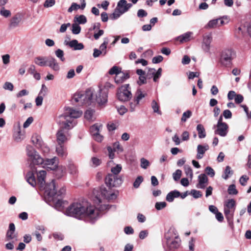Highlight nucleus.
<instances>
[{"mask_svg": "<svg viewBox=\"0 0 251 251\" xmlns=\"http://www.w3.org/2000/svg\"><path fill=\"white\" fill-rule=\"evenodd\" d=\"M65 214L93 223L99 216V210L87 201L82 200L72 203L66 209Z\"/></svg>", "mask_w": 251, "mask_h": 251, "instance_id": "f257e3e1", "label": "nucleus"}, {"mask_svg": "<svg viewBox=\"0 0 251 251\" xmlns=\"http://www.w3.org/2000/svg\"><path fill=\"white\" fill-rule=\"evenodd\" d=\"M82 114V111L66 107L64 113L57 118L56 122L57 123L63 124V127L72 128L76 125L74 119L80 117Z\"/></svg>", "mask_w": 251, "mask_h": 251, "instance_id": "f03ea898", "label": "nucleus"}, {"mask_svg": "<svg viewBox=\"0 0 251 251\" xmlns=\"http://www.w3.org/2000/svg\"><path fill=\"white\" fill-rule=\"evenodd\" d=\"M95 199L94 201L96 203H100L102 202V198L108 200L115 199L117 195L111 191L109 188L107 189L104 186L100 187L99 190L95 189L94 191Z\"/></svg>", "mask_w": 251, "mask_h": 251, "instance_id": "7ed1b4c3", "label": "nucleus"}, {"mask_svg": "<svg viewBox=\"0 0 251 251\" xmlns=\"http://www.w3.org/2000/svg\"><path fill=\"white\" fill-rule=\"evenodd\" d=\"M93 92L90 90H87L84 92H78L75 94L73 100L78 103V105L88 106L93 102Z\"/></svg>", "mask_w": 251, "mask_h": 251, "instance_id": "20e7f679", "label": "nucleus"}, {"mask_svg": "<svg viewBox=\"0 0 251 251\" xmlns=\"http://www.w3.org/2000/svg\"><path fill=\"white\" fill-rule=\"evenodd\" d=\"M132 6V4L127 3L126 0H119L114 12L110 16V18L112 20L119 18L122 14L128 11Z\"/></svg>", "mask_w": 251, "mask_h": 251, "instance_id": "39448f33", "label": "nucleus"}, {"mask_svg": "<svg viewBox=\"0 0 251 251\" xmlns=\"http://www.w3.org/2000/svg\"><path fill=\"white\" fill-rule=\"evenodd\" d=\"M235 56V52L231 49H225L221 53L220 62L226 67H228L232 64V61Z\"/></svg>", "mask_w": 251, "mask_h": 251, "instance_id": "423d86ee", "label": "nucleus"}, {"mask_svg": "<svg viewBox=\"0 0 251 251\" xmlns=\"http://www.w3.org/2000/svg\"><path fill=\"white\" fill-rule=\"evenodd\" d=\"M57 124L59 126V129L56 134L57 143L64 144L70 138L71 136L68 130L71 128L63 127V124Z\"/></svg>", "mask_w": 251, "mask_h": 251, "instance_id": "0eeeda50", "label": "nucleus"}, {"mask_svg": "<svg viewBox=\"0 0 251 251\" xmlns=\"http://www.w3.org/2000/svg\"><path fill=\"white\" fill-rule=\"evenodd\" d=\"M118 99L122 101H126L132 97V94L129 90V84L122 85L117 91Z\"/></svg>", "mask_w": 251, "mask_h": 251, "instance_id": "6e6552de", "label": "nucleus"}, {"mask_svg": "<svg viewBox=\"0 0 251 251\" xmlns=\"http://www.w3.org/2000/svg\"><path fill=\"white\" fill-rule=\"evenodd\" d=\"M27 154L31 159L33 164L39 165L42 164L43 159L37 154L36 151L31 147L27 146L26 147Z\"/></svg>", "mask_w": 251, "mask_h": 251, "instance_id": "1a4fd4ad", "label": "nucleus"}, {"mask_svg": "<svg viewBox=\"0 0 251 251\" xmlns=\"http://www.w3.org/2000/svg\"><path fill=\"white\" fill-rule=\"evenodd\" d=\"M105 183L109 187L119 186L122 183V178L118 176L108 174L105 178Z\"/></svg>", "mask_w": 251, "mask_h": 251, "instance_id": "9d476101", "label": "nucleus"}, {"mask_svg": "<svg viewBox=\"0 0 251 251\" xmlns=\"http://www.w3.org/2000/svg\"><path fill=\"white\" fill-rule=\"evenodd\" d=\"M102 126L100 124H96L90 127V132L94 139L97 142H100L102 141L103 137L99 132Z\"/></svg>", "mask_w": 251, "mask_h": 251, "instance_id": "9b49d317", "label": "nucleus"}, {"mask_svg": "<svg viewBox=\"0 0 251 251\" xmlns=\"http://www.w3.org/2000/svg\"><path fill=\"white\" fill-rule=\"evenodd\" d=\"M212 40V38L211 35H206L203 36L201 48L205 52L211 53L210 48Z\"/></svg>", "mask_w": 251, "mask_h": 251, "instance_id": "f8f14e48", "label": "nucleus"}, {"mask_svg": "<svg viewBox=\"0 0 251 251\" xmlns=\"http://www.w3.org/2000/svg\"><path fill=\"white\" fill-rule=\"evenodd\" d=\"M96 101L98 103L102 105L106 103L107 101V91L105 90H99L96 95Z\"/></svg>", "mask_w": 251, "mask_h": 251, "instance_id": "ddd939ff", "label": "nucleus"}, {"mask_svg": "<svg viewBox=\"0 0 251 251\" xmlns=\"http://www.w3.org/2000/svg\"><path fill=\"white\" fill-rule=\"evenodd\" d=\"M58 159L57 157H54L51 159H43L42 163L47 168L50 169L52 170H55L58 165Z\"/></svg>", "mask_w": 251, "mask_h": 251, "instance_id": "4468645a", "label": "nucleus"}, {"mask_svg": "<svg viewBox=\"0 0 251 251\" xmlns=\"http://www.w3.org/2000/svg\"><path fill=\"white\" fill-rule=\"evenodd\" d=\"M46 193L50 197H53L56 196L57 191L55 189V184L54 180H52L51 182L47 184L45 188Z\"/></svg>", "mask_w": 251, "mask_h": 251, "instance_id": "2eb2a0df", "label": "nucleus"}, {"mask_svg": "<svg viewBox=\"0 0 251 251\" xmlns=\"http://www.w3.org/2000/svg\"><path fill=\"white\" fill-rule=\"evenodd\" d=\"M165 238L167 244L170 248L176 249L179 246L180 240L178 237H175L174 239H171L168 234H166Z\"/></svg>", "mask_w": 251, "mask_h": 251, "instance_id": "dca6fc26", "label": "nucleus"}, {"mask_svg": "<svg viewBox=\"0 0 251 251\" xmlns=\"http://www.w3.org/2000/svg\"><path fill=\"white\" fill-rule=\"evenodd\" d=\"M228 125L226 123L217 124V129L215 131V133L221 136L225 137L228 132Z\"/></svg>", "mask_w": 251, "mask_h": 251, "instance_id": "f3484780", "label": "nucleus"}, {"mask_svg": "<svg viewBox=\"0 0 251 251\" xmlns=\"http://www.w3.org/2000/svg\"><path fill=\"white\" fill-rule=\"evenodd\" d=\"M209 148V146L207 144H205L204 145H198L197 148V159H201L202 158L206 151L208 150Z\"/></svg>", "mask_w": 251, "mask_h": 251, "instance_id": "a211bd4d", "label": "nucleus"}, {"mask_svg": "<svg viewBox=\"0 0 251 251\" xmlns=\"http://www.w3.org/2000/svg\"><path fill=\"white\" fill-rule=\"evenodd\" d=\"M56 152L59 157L64 159L66 158L68 154L67 148L64 144H57L56 146Z\"/></svg>", "mask_w": 251, "mask_h": 251, "instance_id": "6ab92c4d", "label": "nucleus"}, {"mask_svg": "<svg viewBox=\"0 0 251 251\" xmlns=\"http://www.w3.org/2000/svg\"><path fill=\"white\" fill-rule=\"evenodd\" d=\"M208 183V178L204 174H201L198 176V183L197 187L200 189H204Z\"/></svg>", "mask_w": 251, "mask_h": 251, "instance_id": "aec40b11", "label": "nucleus"}, {"mask_svg": "<svg viewBox=\"0 0 251 251\" xmlns=\"http://www.w3.org/2000/svg\"><path fill=\"white\" fill-rule=\"evenodd\" d=\"M65 45H68L74 50H81L84 49V45L82 43H78L77 40L74 39L70 42H65Z\"/></svg>", "mask_w": 251, "mask_h": 251, "instance_id": "412c9836", "label": "nucleus"}, {"mask_svg": "<svg viewBox=\"0 0 251 251\" xmlns=\"http://www.w3.org/2000/svg\"><path fill=\"white\" fill-rule=\"evenodd\" d=\"M129 77L128 73L120 72L118 74H117L115 77V82L117 84H120L123 82L126 79Z\"/></svg>", "mask_w": 251, "mask_h": 251, "instance_id": "4be33fe9", "label": "nucleus"}, {"mask_svg": "<svg viewBox=\"0 0 251 251\" xmlns=\"http://www.w3.org/2000/svg\"><path fill=\"white\" fill-rule=\"evenodd\" d=\"M47 66L54 71H58L60 68L56 59L52 57H48Z\"/></svg>", "mask_w": 251, "mask_h": 251, "instance_id": "5701e85b", "label": "nucleus"}, {"mask_svg": "<svg viewBox=\"0 0 251 251\" xmlns=\"http://www.w3.org/2000/svg\"><path fill=\"white\" fill-rule=\"evenodd\" d=\"M32 143L37 148H42L43 143L41 136L37 134H34L31 137Z\"/></svg>", "mask_w": 251, "mask_h": 251, "instance_id": "b1692460", "label": "nucleus"}, {"mask_svg": "<svg viewBox=\"0 0 251 251\" xmlns=\"http://www.w3.org/2000/svg\"><path fill=\"white\" fill-rule=\"evenodd\" d=\"M48 59V57L38 56L34 58V62L41 67L47 66Z\"/></svg>", "mask_w": 251, "mask_h": 251, "instance_id": "393cba45", "label": "nucleus"}, {"mask_svg": "<svg viewBox=\"0 0 251 251\" xmlns=\"http://www.w3.org/2000/svg\"><path fill=\"white\" fill-rule=\"evenodd\" d=\"M102 163L101 159L97 156H92L90 160L89 164L90 166L93 168L97 167Z\"/></svg>", "mask_w": 251, "mask_h": 251, "instance_id": "a878e982", "label": "nucleus"}, {"mask_svg": "<svg viewBox=\"0 0 251 251\" xmlns=\"http://www.w3.org/2000/svg\"><path fill=\"white\" fill-rule=\"evenodd\" d=\"M86 6V2L85 0H81V5L77 4L76 3H73L71 6L69 8L68 11L72 12L73 10H76L79 8L83 9Z\"/></svg>", "mask_w": 251, "mask_h": 251, "instance_id": "bb28decb", "label": "nucleus"}, {"mask_svg": "<svg viewBox=\"0 0 251 251\" xmlns=\"http://www.w3.org/2000/svg\"><path fill=\"white\" fill-rule=\"evenodd\" d=\"M180 193L177 190H174L169 192L166 196V200L169 202H172L175 198H178L180 196Z\"/></svg>", "mask_w": 251, "mask_h": 251, "instance_id": "cd10ccee", "label": "nucleus"}, {"mask_svg": "<svg viewBox=\"0 0 251 251\" xmlns=\"http://www.w3.org/2000/svg\"><path fill=\"white\" fill-rule=\"evenodd\" d=\"M26 179L27 182L32 186L34 187L36 185V181L32 172H29L26 174Z\"/></svg>", "mask_w": 251, "mask_h": 251, "instance_id": "c85d7f7f", "label": "nucleus"}, {"mask_svg": "<svg viewBox=\"0 0 251 251\" xmlns=\"http://www.w3.org/2000/svg\"><path fill=\"white\" fill-rule=\"evenodd\" d=\"M26 179L27 182L32 186L34 187L36 185V181L32 172H29L26 174Z\"/></svg>", "mask_w": 251, "mask_h": 251, "instance_id": "c756f323", "label": "nucleus"}, {"mask_svg": "<svg viewBox=\"0 0 251 251\" xmlns=\"http://www.w3.org/2000/svg\"><path fill=\"white\" fill-rule=\"evenodd\" d=\"M147 95L146 93L142 91L141 89H138L135 94L134 99L137 101V103L140 104V102Z\"/></svg>", "mask_w": 251, "mask_h": 251, "instance_id": "7c9ffc66", "label": "nucleus"}, {"mask_svg": "<svg viewBox=\"0 0 251 251\" xmlns=\"http://www.w3.org/2000/svg\"><path fill=\"white\" fill-rule=\"evenodd\" d=\"M192 32H187L178 37V40L181 43L187 42L191 40Z\"/></svg>", "mask_w": 251, "mask_h": 251, "instance_id": "2f4dec72", "label": "nucleus"}, {"mask_svg": "<svg viewBox=\"0 0 251 251\" xmlns=\"http://www.w3.org/2000/svg\"><path fill=\"white\" fill-rule=\"evenodd\" d=\"M37 180L41 185H43L45 182V177L46 176V172L45 170H41L37 173Z\"/></svg>", "mask_w": 251, "mask_h": 251, "instance_id": "473e14b6", "label": "nucleus"}, {"mask_svg": "<svg viewBox=\"0 0 251 251\" xmlns=\"http://www.w3.org/2000/svg\"><path fill=\"white\" fill-rule=\"evenodd\" d=\"M197 130L200 138H204L206 137L205 130L203 125L201 124L198 125L197 126Z\"/></svg>", "mask_w": 251, "mask_h": 251, "instance_id": "72a5a7b5", "label": "nucleus"}, {"mask_svg": "<svg viewBox=\"0 0 251 251\" xmlns=\"http://www.w3.org/2000/svg\"><path fill=\"white\" fill-rule=\"evenodd\" d=\"M57 169L55 171V175L57 178H61L66 173V168L64 166H57Z\"/></svg>", "mask_w": 251, "mask_h": 251, "instance_id": "f704fd0d", "label": "nucleus"}, {"mask_svg": "<svg viewBox=\"0 0 251 251\" xmlns=\"http://www.w3.org/2000/svg\"><path fill=\"white\" fill-rule=\"evenodd\" d=\"M236 202L233 199L228 200L226 202L224 207L226 209H229L235 211Z\"/></svg>", "mask_w": 251, "mask_h": 251, "instance_id": "c9c22d12", "label": "nucleus"}, {"mask_svg": "<svg viewBox=\"0 0 251 251\" xmlns=\"http://www.w3.org/2000/svg\"><path fill=\"white\" fill-rule=\"evenodd\" d=\"M205 27L207 28H215L219 27L218 19H213L209 21Z\"/></svg>", "mask_w": 251, "mask_h": 251, "instance_id": "e433bc0d", "label": "nucleus"}, {"mask_svg": "<svg viewBox=\"0 0 251 251\" xmlns=\"http://www.w3.org/2000/svg\"><path fill=\"white\" fill-rule=\"evenodd\" d=\"M109 39L108 38H104L103 43H102L100 47V50L102 51L103 55H105L106 54V48L107 45L108 44Z\"/></svg>", "mask_w": 251, "mask_h": 251, "instance_id": "4c0bfd02", "label": "nucleus"}, {"mask_svg": "<svg viewBox=\"0 0 251 251\" xmlns=\"http://www.w3.org/2000/svg\"><path fill=\"white\" fill-rule=\"evenodd\" d=\"M20 22V19L17 17H13L10 21L9 26L11 28H15L18 26Z\"/></svg>", "mask_w": 251, "mask_h": 251, "instance_id": "58836bf2", "label": "nucleus"}, {"mask_svg": "<svg viewBox=\"0 0 251 251\" xmlns=\"http://www.w3.org/2000/svg\"><path fill=\"white\" fill-rule=\"evenodd\" d=\"M234 211L224 207V214L228 220H231L233 217Z\"/></svg>", "mask_w": 251, "mask_h": 251, "instance_id": "ea45409f", "label": "nucleus"}, {"mask_svg": "<svg viewBox=\"0 0 251 251\" xmlns=\"http://www.w3.org/2000/svg\"><path fill=\"white\" fill-rule=\"evenodd\" d=\"M184 169L186 176L189 177L192 179L193 176V173L191 167L187 165H185Z\"/></svg>", "mask_w": 251, "mask_h": 251, "instance_id": "a19ab883", "label": "nucleus"}, {"mask_svg": "<svg viewBox=\"0 0 251 251\" xmlns=\"http://www.w3.org/2000/svg\"><path fill=\"white\" fill-rule=\"evenodd\" d=\"M75 21L77 22L79 24H84L87 22V19L83 15H81L75 17Z\"/></svg>", "mask_w": 251, "mask_h": 251, "instance_id": "79ce46f5", "label": "nucleus"}, {"mask_svg": "<svg viewBox=\"0 0 251 251\" xmlns=\"http://www.w3.org/2000/svg\"><path fill=\"white\" fill-rule=\"evenodd\" d=\"M233 174V171L231 170L230 167L227 166L226 167L224 175L223 176V178L225 179H227L231 175Z\"/></svg>", "mask_w": 251, "mask_h": 251, "instance_id": "37998d69", "label": "nucleus"}, {"mask_svg": "<svg viewBox=\"0 0 251 251\" xmlns=\"http://www.w3.org/2000/svg\"><path fill=\"white\" fill-rule=\"evenodd\" d=\"M122 170V166L120 164H117L111 168V171L113 173L112 175L117 176Z\"/></svg>", "mask_w": 251, "mask_h": 251, "instance_id": "c03bdc74", "label": "nucleus"}, {"mask_svg": "<svg viewBox=\"0 0 251 251\" xmlns=\"http://www.w3.org/2000/svg\"><path fill=\"white\" fill-rule=\"evenodd\" d=\"M55 55L62 61L64 62L65 58L64 56V53L63 51L61 49H57L55 51Z\"/></svg>", "mask_w": 251, "mask_h": 251, "instance_id": "a18cd8bd", "label": "nucleus"}, {"mask_svg": "<svg viewBox=\"0 0 251 251\" xmlns=\"http://www.w3.org/2000/svg\"><path fill=\"white\" fill-rule=\"evenodd\" d=\"M218 20L219 27L227 24L229 22L228 18L226 16L218 18Z\"/></svg>", "mask_w": 251, "mask_h": 251, "instance_id": "49530a36", "label": "nucleus"}, {"mask_svg": "<svg viewBox=\"0 0 251 251\" xmlns=\"http://www.w3.org/2000/svg\"><path fill=\"white\" fill-rule=\"evenodd\" d=\"M94 111H93V110H87L85 112L84 117L88 120H92L94 118Z\"/></svg>", "mask_w": 251, "mask_h": 251, "instance_id": "de8ad7c7", "label": "nucleus"}, {"mask_svg": "<svg viewBox=\"0 0 251 251\" xmlns=\"http://www.w3.org/2000/svg\"><path fill=\"white\" fill-rule=\"evenodd\" d=\"M192 112L190 110H187L186 111L184 112L183 113L181 119V122H185L188 119L190 118V117L192 116Z\"/></svg>", "mask_w": 251, "mask_h": 251, "instance_id": "09e8293b", "label": "nucleus"}, {"mask_svg": "<svg viewBox=\"0 0 251 251\" xmlns=\"http://www.w3.org/2000/svg\"><path fill=\"white\" fill-rule=\"evenodd\" d=\"M151 107L153 109V112L161 114V112L159 110V106L158 103L155 100H153L151 102Z\"/></svg>", "mask_w": 251, "mask_h": 251, "instance_id": "8fccbe9b", "label": "nucleus"}, {"mask_svg": "<svg viewBox=\"0 0 251 251\" xmlns=\"http://www.w3.org/2000/svg\"><path fill=\"white\" fill-rule=\"evenodd\" d=\"M81 27L77 24H73L72 25V31L74 34H78L80 33Z\"/></svg>", "mask_w": 251, "mask_h": 251, "instance_id": "3c124183", "label": "nucleus"}, {"mask_svg": "<svg viewBox=\"0 0 251 251\" xmlns=\"http://www.w3.org/2000/svg\"><path fill=\"white\" fill-rule=\"evenodd\" d=\"M139 104L137 103V101L134 99L133 101L129 103V110L130 112H134L135 111L136 107Z\"/></svg>", "mask_w": 251, "mask_h": 251, "instance_id": "603ef678", "label": "nucleus"}, {"mask_svg": "<svg viewBox=\"0 0 251 251\" xmlns=\"http://www.w3.org/2000/svg\"><path fill=\"white\" fill-rule=\"evenodd\" d=\"M227 191L229 195H236L238 193V191L234 184L229 185Z\"/></svg>", "mask_w": 251, "mask_h": 251, "instance_id": "864d4df0", "label": "nucleus"}, {"mask_svg": "<svg viewBox=\"0 0 251 251\" xmlns=\"http://www.w3.org/2000/svg\"><path fill=\"white\" fill-rule=\"evenodd\" d=\"M69 173L73 175H75L78 173L76 167L74 164H70L69 166Z\"/></svg>", "mask_w": 251, "mask_h": 251, "instance_id": "5fc2aeb1", "label": "nucleus"}, {"mask_svg": "<svg viewBox=\"0 0 251 251\" xmlns=\"http://www.w3.org/2000/svg\"><path fill=\"white\" fill-rule=\"evenodd\" d=\"M143 177L142 176H138L133 182L134 187L135 188H138L140 185L141 183L143 182Z\"/></svg>", "mask_w": 251, "mask_h": 251, "instance_id": "6e6d98bb", "label": "nucleus"}, {"mask_svg": "<svg viewBox=\"0 0 251 251\" xmlns=\"http://www.w3.org/2000/svg\"><path fill=\"white\" fill-rule=\"evenodd\" d=\"M140 162L141 167L144 169H146L150 165V162L144 158H142L140 160Z\"/></svg>", "mask_w": 251, "mask_h": 251, "instance_id": "4d7b16f0", "label": "nucleus"}, {"mask_svg": "<svg viewBox=\"0 0 251 251\" xmlns=\"http://www.w3.org/2000/svg\"><path fill=\"white\" fill-rule=\"evenodd\" d=\"M190 194L193 196V197L195 199L201 198L202 196L201 193L200 191L196 190L195 189L192 190Z\"/></svg>", "mask_w": 251, "mask_h": 251, "instance_id": "13d9d810", "label": "nucleus"}, {"mask_svg": "<svg viewBox=\"0 0 251 251\" xmlns=\"http://www.w3.org/2000/svg\"><path fill=\"white\" fill-rule=\"evenodd\" d=\"M0 14L1 16L7 18L11 15V12L9 10L5 9L2 7L0 10Z\"/></svg>", "mask_w": 251, "mask_h": 251, "instance_id": "bf43d9fd", "label": "nucleus"}, {"mask_svg": "<svg viewBox=\"0 0 251 251\" xmlns=\"http://www.w3.org/2000/svg\"><path fill=\"white\" fill-rule=\"evenodd\" d=\"M166 205L167 203L165 201L157 202L155 204V207L157 210H160L165 208Z\"/></svg>", "mask_w": 251, "mask_h": 251, "instance_id": "052dcab7", "label": "nucleus"}, {"mask_svg": "<svg viewBox=\"0 0 251 251\" xmlns=\"http://www.w3.org/2000/svg\"><path fill=\"white\" fill-rule=\"evenodd\" d=\"M182 174V172L180 170H176L175 172H174L173 174V178L175 181L178 180Z\"/></svg>", "mask_w": 251, "mask_h": 251, "instance_id": "680f3d73", "label": "nucleus"}, {"mask_svg": "<svg viewBox=\"0 0 251 251\" xmlns=\"http://www.w3.org/2000/svg\"><path fill=\"white\" fill-rule=\"evenodd\" d=\"M63 204H64V202H63L61 200H58L55 204V208L59 210V211H61L62 210H63V207H64V205H63Z\"/></svg>", "mask_w": 251, "mask_h": 251, "instance_id": "e2e57ef3", "label": "nucleus"}, {"mask_svg": "<svg viewBox=\"0 0 251 251\" xmlns=\"http://www.w3.org/2000/svg\"><path fill=\"white\" fill-rule=\"evenodd\" d=\"M249 178L246 175L242 176L239 179L240 183L242 186H245L246 185L247 181L249 180Z\"/></svg>", "mask_w": 251, "mask_h": 251, "instance_id": "0e129e2a", "label": "nucleus"}, {"mask_svg": "<svg viewBox=\"0 0 251 251\" xmlns=\"http://www.w3.org/2000/svg\"><path fill=\"white\" fill-rule=\"evenodd\" d=\"M121 71L119 70L118 67L114 66L109 70V74L111 75H117V74H118Z\"/></svg>", "mask_w": 251, "mask_h": 251, "instance_id": "69168bd1", "label": "nucleus"}, {"mask_svg": "<svg viewBox=\"0 0 251 251\" xmlns=\"http://www.w3.org/2000/svg\"><path fill=\"white\" fill-rule=\"evenodd\" d=\"M16 237V236L14 234V232L10 231H7L6 234V239L7 241L12 240Z\"/></svg>", "mask_w": 251, "mask_h": 251, "instance_id": "338daca9", "label": "nucleus"}, {"mask_svg": "<svg viewBox=\"0 0 251 251\" xmlns=\"http://www.w3.org/2000/svg\"><path fill=\"white\" fill-rule=\"evenodd\" d=\"M55 3V0H46L44 4V6L46 8L50 7L53 6Z\"/></svg>", "mask_w": 251, "mask_h": 251, "instance_id": "774afa93", "label": "nucleus"}]
</instances>
